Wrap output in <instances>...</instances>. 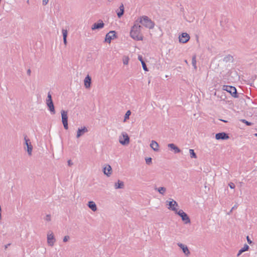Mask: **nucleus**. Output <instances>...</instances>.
Wrapping results in <instances>:
<instances>
[{"instance_id":"nucleus-1","label":"nucleus","mask_w":257,"mask_h":257,"mask_svg":"<svg viewBox=\"0 0 257 257\" xmlns=\"http://www.w3.org/2000/svg\"><path fill=\"white\" fill-rule=\"evenodd\" d=\"M142 26L138 25L136 21L135 24L132 27L130 31V36L136 41H142L144 38L143 35L141 33Z\"/></svg>"},{"instance_id":"nucleus-2","label":"nucleus","mask_w":257,"mask_h":257,"mask_svg":"<svg viewBox=\"0 0 257 257\" xmlns=\"http://www.w3.org/2000/svg\"><path fill=\"white\" fill-rule=\"evenodd\" d=\"M137 21L143 26L149 29H152L154 27V22L147 16H144L141 17L138 19V20H137Z\"/></svg>"},{"instance_id":"nucleus-3","label":"nucleus","mask_w":257,"mask_h":257,"mask_svg":"<svg viewBox=\"0 0 257 257\" xmlns=\"http://www.w3.org/2000/svg\"><path fill=\"white\" fill-rule=\"evenodd\" d=\"M222 89L229 92L233 97H238L237 94V90L235 87L224 85L222 87Z\"/></svg>"},{"instance_id":"nucleus-4","label":"nucleus","mask_w":257,"mask_h":257,"mask_svg":"<svg viewBox=\"0 0 257 257\" xmlns=\"http://www.w3.org/2000/svg\"><path fill=\"white\" fill-rule=\"evenodd\" d=\"M46 104L51 113L54 114L55 113V107L52 99L51 94L50 92L48 93L47 98L46 99Z\"/></svg>"},{"instance_id":"nucleus-5","label":"nucleus","mask_w":257,"mask_h":257,"mask_svg":"<svg viewBox=\"0 0 257 257\" xmlns=\"http://www.w3.org/2000/svg\"><path fill=\"white\" fill-rule=\"evenodd\" d=\"M119 142L122 145H126L130 143V138L125 132H122L119 137Z\"/></svg>"},{"instance_id":"nucleus-6","label":"nucleus","mask_w":257,"mask_h":257,"mask_svg":"<svg viewBox=\"0 0 257 257\" xmlns=\"http://www.w3.org/2000/svg\"><path fill=\"white\" fill-rule=\"evenodd\" d=\"M62 122L65 130H68V112L67 111L62 110L61 111Z\"/></svg>"},{"instance_id":"nucleus-7","label":"nucleus","mask_w":257,"mask_h":257,"mask_svg":"<svg viewBox=\"0 0 257 257\" xmlns=\"http://www.w3.org/2000/svg\"><path fill=\"white\" fill-rule=\"evenodd\" d=\"M178 215H179L182 220L184 222L185 224H188L190 223V219L188 216V215L184 212L182 210H179L177 213Z\"/></svg>"},{"instance_id":"nucleus-8","label":"nucleus","mask_w":257,"mask_h":257,"mask_svg":"<svg viewBox=\"0 0 257 257\" xmlns=\"http://www.w3.org/2000/svg\"><path fill=\"white\" fill-rule=\"evenodd\" d=\"M47 243L49 245L53 246L56 241L53 233L49 231L47 233Z\"/></svg>"},{"instance_id":"nucleus-9","label":"nucleus","mask_w":257,"mask_h":257,"mask_svg":"<svg viewBox=\"0 0 257 257\" xmlns=\"http://www.w3.org/2000/svg\"><path fill=\"white\" fill-rule=\"evenodd\" d=\"M25 144L27 146V151L28 154L30 156L32 155L33 147L31 144L29 139L26 136L24 137Z\"/></svg>"},{"instance_id":"nucleus-10","label":"nucleus","mask_w":257,"mask_h":257,"mask_svg":"<svg viewBox=\"0 0 257 257\" xmlns=\"http://www.w3.org/2000/svg\"><path fill=\"white\" fill-rule=\"evenodd\" d=\"M190 37L189 34L187 33H183L179 37V40L180 43H186L190 39Z\"/></svg>"},{"instance_id":"nucleus-11","label":"nucleus","mask_w":257,"mask_h":257,"mask_svg":"<svg viewBox=\"0 0 257 257\" xmlns=\"http://www.w3.org/2000/svg\"><path fill=\"white\" fill-rule=\"evenodd\" d=\"M169 209L174 211L176 214L179 211L178 210V204L176 201L172 200L169 202Z\"/></svg>"},{"instance_id":"nucleus-12","label":"nucleus","mask_w":257,"mask_h":257,"mask_svg":"<svg viewBox=\"0 0 257 257\" xmlns=\"http://www.w3.org/2000/svg\"><path fill=\"white\" fill-rule=\"evenodd\" d=\"M115 37V32L113 31H110L106 35L105 41V42L110 43L111 40L113 39Z\"/></svg>"},{"instance_id":"nucleus-13","label":"nucleus","mask_w":257,"mask_h":257,"mask_svg":"<svg viewBox=\"0 0 257 257\" xmlns=\"http://www.w3.org/2000/svg\"><path fill=\"white\" fill-rule=\"evenodd\" d=\"M215 139L216 140H225L228 139H229V136L225 133H224V132L219 133H218V134H216V135H215Z\"/></svg>"},{"instance_id":"nucleus-14","label":"nucleus","mask_w":257,"mask_h":257,"mask_svg":"<svg viewBox=\"0 0 257 257\" xmlns=\"http://www.w3.org/2000/svg\"><path fill=\"white\" fill-rule=\"evenodd\" d=\"M104 24L103 21L101 20H99L98 23H94L91 27V29L92 30H94L96 29H100L104 27Z\"/></svg>"},{"instance_id":"nucleus-15","label":"nucleus","mask_w":257,"mask_h":257,"mask_svg":"<svg viewBox=\"0 0 257 257\" xmlns=\"http://www.w3.org/2000/svg\"><path fill=\"white\" fill-rule=\"evenodd\" d=\"M177 244L182 249L183 252L185 255H188L190 253L188 247L186 245L181 243H178Z\"/></svg>"},{"instance_id":"nucleus-16","label":"nucleus","mask_w":257,"mask_h":257,"mask_svg":"<svg viewBox=\"0 0 257 257\" xmlns=\"http://www.w3.org/2000/svg\"><path fill=\"white\" fill-rule=\"evenodd\" d=\"M88 132V130L86 127H83L81 128H78L77 132L76 138H79L83 136L85 133Z\"/></svg>"},{"instance_id":"nucleus-17","label":"nucleus","mask_w":257,"mask_h":257,"mask_svg":"<svg viewBox=\"0 0 257 257\" xmlns=\"http://www.w3.org/2000/svg\"><path fill=\"white\" fill-rule=\"evenodd\" d=\"M103 173L108 177L111 175L112 173V169L109 165H106L105 167L103 168Z\"/></svg>"},{"instance_id":"nucleus-18","label":"nucleus","mask_w":257,"mask_h":257,"mask_svg":"<svg viewBox=\"0 0 257 257\" xmlns=\"http://www.w3.org/2000/svg\"><path fill=\"white\" fill-rule=\"evenodd\" d=\"M150 147L155 152H158L159 151V145L155 141L153 140L151 141Z\"/></svg>"},{"instance_id":"nucleus-19","label":"nucleus","mask_w":257,"mask_h":257,"mask_svg":"<svg viewBox=\"0 0 257 257\" xmlns=\"http://www.w3.org/2000/svg\"><path fill=\"white\" fill-rule=\"evenodd\" d=\"M91 77L88 75L85 78L84 80V86L86 88H88L90 87L91 84Z\"/></svg>"},{"instance_id":"nucleus-20","label":"nucleus","mask_w":257,"mask_h":257,"mask_svg":"<svg viewBox=\"0 0 257 257\" xmlns=\"http://www.w3.org/2000/svg\"><path fill=\"white\" fill-rule=\"evenodd\" d=\"M168 147L173 150L175 153H179L181 152V150L174 144H169Z\"/></svg>"},{"instance_id":"nucleus-21","label":"nucleus","mask_w":257,"mask_h":257,"mask_svg":"<svg viewBox=\"0 0 257 257\" xmlns=\"http://www.w3.org/2000/svg\"><path fill=\"white\" fill-rule=\"evenodd\" d=\"M124 6L122 4L120 5L119 7V9L116 10L117 15L118 18H120L124 14Z\"/></svg>"},{"instance_id":"nucleus-22","label":"nucleus","mask_w":257,"mask_h":257,"mask_svg":"<svg viewBox=\"0 0 257 257\" xmlns=\"http://www.w3.org/2000/svg\"><path fill=\"white\" fill-rule=\"evenodd\" d=\"M124 183L120 180H118L117 183H115L114 184V188L116 189H122L124 188Z\"/></svg>"},{"instance_id":"nucleus-23","label":"nucleus","mask_w":257,"mask_h":257,"mask_svg":"<svg viewBox=\"0 0 257 257\" xmlns=\"http://www.w3.org/2000/svg\"><path fill=\"white\" fill-rule=\"evenodd\" d=\"M88 206L92 211H96L97 207H96V205L95 202H94L93 201H89L88 203Z\"/></svg>"},{"instance_id":"nucleus-24","label":"nucleus","mask_w":257,"mask_h":257,"mask_svg":"<svg viewBox=\"0 0 257 257\" xmlns=\"http://www.w3.org/2000/svg\"><path fill=\"white\" fill-rule=\"evenodd\" d=\"M68 32L67 30L63 29L62 30V34L63 37V42L64 44L66 45L67 44V36Z\"/></svg>"},{"instance_id":"nucleus-25","label":"nucleus","mask_w":257,"mask_h":257,"mask_svg":"<svg viewBox=\"0 0 257 257\" xmlns=\"http://www.w3.org/2000/svg\"><path fill=\"white\" fill-rule=\"evenodd\" d=\"M155 189L157 190L158 192H159V193L162 195H164L166 191V188L164 187L156 188Z\"/></svg>"},{"instance_id":"nucleus-26","label":"nucleus","mask_w":257,"mask_h":257,"mask_svg":"<svg viewBox=\"0 0 257 257\" xmlns=\"http://www.w3.org/2000/svg\"><path fill=\"white\" fill-rule=\"evenodd\" d=\"M192 64L195 69H197L196 56L194 55L192 58Z\"/></svg>"},{"instance_id":"nucleus-27","label":"nucleus","mask_w":257,"mask_h":257,"mask_svg":"<svg viewBox=\"0 0 257 257\" xmlns=\"http://www.w3.org/2000/svg\"><path fill=\"white\" fill-rule=\"evenodd\" d=\"M189 153L191 158H196L197 156L193 149L189 150Z\"/></svg>"},{"instance_id":"nucleus-28","label":"nucleus","mask_w":257,"mask_h":257,"mask_svg":"<svg viewBox=\"0 0 257 257\" xmlns=\"http://www.w3.org/2000/svg\"><path fill=\"white\" fill-rule=\"evenodd\" d=\"M131 112L130 110H127L126 111V112L125 113V115H124L123 121H125L127 119L129 118V116L131 115Z\"/></svg>"},{"instance_id":"nucleus-29","label":"nucleus","mask_w":257,"mask_h":257,"mask_svg":"<svg viewBox=\"0 0 257 257\" xmlns=\"http://www.w3.org/2000/svg\"><path fill=\"white\" fill-rule=\"evenodd\" d=\"M123 63L124 65H127L129 61V58L127 56H124L122 59Z\"/></svg>"},{"instance_id":"nucleus-30","label":"nucleus","mask_w":257,"mask_h":257,"mask_svg":"<svg viewBox=\"0 0 257 257\" xmlns=\"http://www.w3.org/2000/svg\"><path fill=\"white\" fill-rule=\"evenodd\" d=\"M232 59H233V57L230 55H228L224 58L223 61H225V62H227L229 61H232Z\"/></svg>"},{"instance_id":"nucleus-31","label":"nucleus","mask_w":257,"mask_h":257,"mask_svg":"<svg viewBox=\"0 0 257 257\" xmlns=\"http://www.w3.org/2000/svg\"><path fill=\"white\" fill-rule=\"evenodd\" d=\"M241 121L248 126H250V125H252V124H253L252 123L249 122V121L246 120L245 119H241Z\"/></svg>"},{"instance_id":"nucleus-32","label":"nucleus","mask_w":257,"mask_h":257,"mask_svg":"<svg viewBox=\"0 0 257 257\" xmlns=\"http://www.w3.org/2000/svg\"><path fill=\"white\" fill-rule=\"evenodd\" d=\"M248 249H249V246H248V245H247V244H246L244 245V246H243L242 248H241V249L243 252H244V251H245L248 250Z\"/></svg>"},{"instance_id":"nucleus-33","label":"nucleus","mask_w":257,"mask_h":257,"mask_svg":"<svg viewBox=\"0 0 257 257\" xmlns=\"http://www.w3.org/2000/svg\"><path fill=\"white\" fill-rule=\"evenodd\" d=\"M146 164L150 165L152 163V158H147L145 159Z\"/></svg>"},{"instance_id":"nucleus-34","label":"nucleus","mask_w":257,"mask_h":257,"mask_svg":"<svg viewBox=\"0 0 257 257\" xmlns=\"http://www.w3.org/2000/svg\"><path fill=\"white\" fill-rule=\"evenodd\" d=\"M44 219L47 221H51V215L50 214H47L45 217Z\"/></svg>"},{"instance_id":"nucleus-35","label":"nucleus","mask_w":257,"mask_h":257,"mask_svg":"<svg viewBox=\"0 0 257 257\" xmlns=\"http://www.w3.org/2000/svg\"><path fill=\"white\" fill-rule=\"evenodd\" d=\"M70 238V237L68 235L65 236L63 238V241L65 242H67Z\"/></svg>"},{"instance_id":"nucleus-36","label":"nucleus","mask_w":257,"mask_h":257,"mask_svg":"<svg viewBox=\"0 0 257 257\" xmlns=\"http://www.w3.org/2000/svg\"><path fill=\"white\" fill-rule=\"evenodd\" d=\"M142 66H143V69L145 70V71H148V69H147V66L146 65V63L145 62H143V63H142Z\"/></svg>"},{"instance_id":"nucleus-37","label":"nucleus","mask_w":257,"mask_h":257,"mask_svg":"<svg viewBox=\"0 0 257 257\" xmlns=\"http://www.w3.org/2000/svg\"><path fill=\"white\" fill-rule=\"evenodd\" d=\"M228 186H229V187L231 188V189H233L235 188V185L234 183L231 182L230 183H229L228 184Z\"/></svg>"},{"instance_id":"nucleus-38","label":"nucleus","mask_w":257,"mask_h":257,"mask_svg":"<svg viewBox=\"0 0 257 257\" xmlns=\"http://www.w3.org/2000/svg\"><path fill=\"white\" fill-rule=\"evenodd\" d=\"M138 59L141 61V63H143V62H144V61L143 59V57L141 55H139L138 56Z\"/></svg>"},{"instance_id":"nucleus-39","label":"nucleus","mask_w":257,"mask_h":257,"mask_svg":"<svg viewBox=\"0 0 257 257\" xmlns=\"http://www.w3.org/2000/svg\"><path fill=\"white\" fill-rule=\"evenodd\" d=\"M49 2V0H42L43 5H46Z\"/></svg>"},{"instance_id":"nucleus-40","label":"nucleus","mask_w":257,"mask_h":257,"mask_svg":"<svg viewBox=\"0 0 257 257\" xmlns=\"http://www.w3.org/2000/svg\"><path fill=\"white\" fill-rule=\"evenodd\" d=\"M247 242L249 244H251L252 243V241L251 240H250V239L249 238V237L247 236Z\"/></svg>"},{"instance_id":"nucleus-41","label":"nucleus","mask_w":257,"mask_h":257,"mask_svg":"<svg viewBox=\"0 0 257 257\" xmlns=\"http://www.w3.org/2000/svg\"><path fill=\"white\" fill-rule=\"evenodd\" d=\"M242 252H243V251L240 249L239 250V251H238V253H237V255L238 256H239V255H240Z\"/></svg>"},{"instance_id":"nucleus-42","label":"nucleus","mask_w":257,"mask_h":257,"mask_svg":"<svg viewBox=\"0 0 257 257\" xmlns=\"http://www.w3.org/2000/svg\"><path fill=\"white\" fill-rule=\"evenodd\" d=\"M31 70H30V69H28V70H27V74H28V75H30L31 74Z\"/></svg>"},{"instance_id":"nucleus-43","label":"nucleus","mask_w":257,"mask_h":257,"mask_svg":"<svg viewBox=\"0 0 257 257\" xmlns=\"http://www.w3.org/2000/svg\"><path fill=\"white\" fill-rule=\"evenodd\" d=\"M10 243H9V244H7V245H5V249H7V248H8V247L9 246H10Z\"/></svg>"},{"instance_id":"nucleus-44","label":"nucleus","mask_w":257,"mask_h":257,"mask_svg":"<svg viewBox=\"0 0 257 257\" xmlns=\"http://www.w3.org/2000/svg\"><path fill=\"white\" fill-rule=\"evenodd\" d=\"M68 163L69 165H71L72 164L70 160L68 161Z\"/></svg>"},{"instance_id":"nucleus-45","label":"nucleus","mask_w":257,"mask_h":257,"mask_svg":"<svg viewBox=\"0 0 257 257\" xmlns=\"http://www.w3.org/2000/svg\"><path fill=\"white\" fill-rule=\"evenodd\" d=\"M234 208H235V206H234V207H233L232 208V209H231V211H232V210Z\"/></svg>"},{"instance_id":"nucleus-46","label":"nucleus","mask_w":257,"mask_h":257,"mask_svg":"<svg viewBox=\"0 0 257 257\" xmlns=\"http://www.w3.org/2000/svg\"><path fill=\"white\" fill-rule=\"evenodd\" d=\"M254 136H255V137H257V133H255V134H254Z\"/></svg>"},{"instance_id":"nucleus-47","label":"nucleus","mask_w":257,"mask_h":257,"mask_svg":"<svg viewBox=\"0 0 257 257\" xmlns=\"http://www.w3.org/2000/svg\"><path fill=\"white\" fill-rule=\"evenodd\" d=\"M185 63H187V60H185Z\"/></svg>"}]
</instances>
